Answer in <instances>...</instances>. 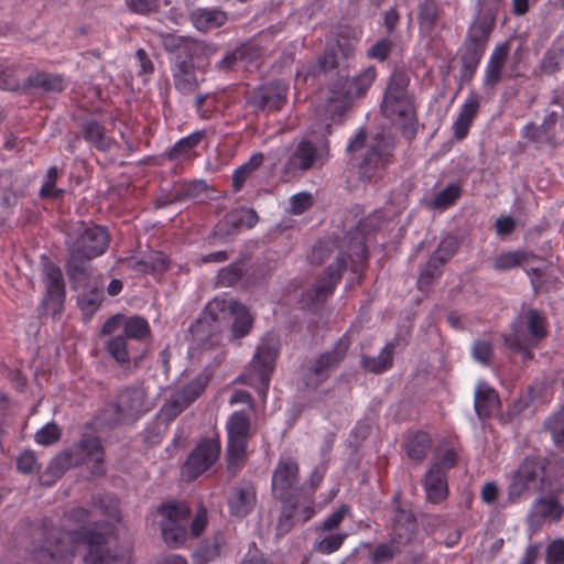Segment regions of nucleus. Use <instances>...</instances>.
<instances>
[{"label":"nucleus","mask_w":564,"mask_h":564,"mask_svg":"<svg viewBox=\"0 0 564 564\" xmlns=\"http://www.w3.org/2000/svg\"><path fill=\"white\" fill-rule=\"evenodd\" d=\"M207 523V512L205 509H198L195 516V519L193 520L191 524V533L193 536L199 535L203 530L205 529V525Z\"/></svg>","instance_id":"680f3d73"},{"label":"nucleus","mask_w":564,"mask_h":564,"mask_svg":"<svg viewBox=\"0 0 564 564\" xmlns=\"http://www.w3.org/2000/svg\"><path fill=\"white\" fill-rule=\"evenodd\" d=\"M348 512L349 508L347 506H341L323 521L321 529L323 531H330L339 527Z\"/></svg>","instance_id":"3c124183"},{"label":"nucleus","mask_w":564,"mask_h":564,"mask_svg":"<svg viewBox=\"0 0 564 564\" xmlns=\"http://www.w3.org/2000/svg\"><path fill=\"white\" fill-rule=\"evenodd\" d=\"M554 444L564 449V410L556 413L547 422Z\"/></svg>","instance_id":"a18cd8bd"},{"label":"nucleus","mask_w":564,"mask_h":564,"mask_svg":"<svg viewBox=\"0 0 564 564\" xmlns=\"http://www.w3.org/2000/svg\"><path fill=\"white\" fill-rule=\"evenodd\" d=\"M226 13L220 10L196 9L191 13V21L198 31H209L226 22Z\"/></svg>","instance_id":"c85d7f7f"},{"label":"nucleus","mask_w":564,"mask_h":564,"mask_svg":"<svg viewBox=\"0 0 564 564\" xmlns=\"http://www.w3.org/2000/svg\"><path fill=\"white\" fill-rule=\"evenodd\" d=\"M229 509L232 516L243 518L256 505V490L252 485L243 484L236 486L228 499Z\"/></svg>","instance_id":"5701e85b"},{"label":"nucleus","mask_w":564,"mask_h":564,"mask_svg":"<svg viewBox=\"0 0 564 564\" xmlns=\"http://www.w3.org/2000/svg\"><path fill=\"white\" fill-rule=\"evenodd\" d=\"M542 476V467L533 459H525L513 473L508 487V500L514 503L522 495L535 487Z\"/></svg>","instance_id":"4468645a"},{"label":"nucleus","mask_w":564,"mask_h":564,"mask_svg":"<svg viewBox=\"0 0 564 564\" xmlns=\"http://www.w3.org/2000/svg\"><path fill=\"white\" fill-rule=\"evenodd\" d=\"M263 162V154L254 153L249 161L240 165L232 174V186L239 191L247 177L257 170Z\"/></svg>","instance_id":"c9c22d12"},{"label":"nucleus","mask_w":564,"mask_h":564,"mask_svg":"<svg viewBox=\"0 0 564 564\" xmlns=\"http://www.w3.org/2000/svg\"><path fill=\"white\" fill-rule=\"evenodd\" d=\"M159 0H127L128 8L139 14L149 13L156 9Z\"/></svg>","instance_id":"864d4df0"},{"label":"nucleus","mask_w":564,"mask_h":564,"mask_svg":"<svg viewBox=\"0 0 564 564\" xmlns=\"http://www.w3.org/2000/svg\"><path fill=\"white\" fill-rule=\"evenodd\" d=\"M498 492H499V490L495 482H492V481L486 482L482 486L481 492H480L482 502H485L486 505L494 503L498 498Z\"/></svg>","instance_id":"e2e57ef3"},{"label":"nucleus","mask_w":564,"mask_h":564,"mask_svg":"<svg viewBox=\"0 0 564 564\" xmlns=\"http://www.w3.org/2000/svg\"><path fill=\"white\" fill-rule=\"evenodd\" d=\"M0 88L3 90H15L19 88V80L9 69L4 70L0 64Z\"/></svg>","instance_id":"bf43d9fd"},{"label":"nucleus","mask_w":564,"mask_h":564,"mask_svg":"<svg viewBox=\"0 0 564 564\" xmlns=\"http://www.w3.org/2000/svg\"><path fill=\"white\" fill-rule=\"evenodd\" d=\"M564 512V507L555 496L540 497L533 506L529 520L533 522L536 518L543 520L558 521Z\"/></svg>","instance_id":"bb28decb"},{"label":"nucleus","mask_w":564,"mask_h":564,"mask_svg":"<svg viewBox=\"0 0 564 564\" xmlns=\"http://www.w3.org/2000/svg\"><path fill=\"white\" fill-rule=\"evenodd\" d=\"M187 406H189V404L175 392L171 400L162 406L160 415L166 421H171L180 415Z\"/></svg>","instance_id":"c03bdc74"},{"label":"nucleus","mask_w":564,"mask_h":564,"mask_svg":"<svg viewBox=\"0 0 564 564\" xmlns=\"http://www.w3.org/2000/svg\"><path fill=\"white\" fill-rule=\"evenodd\" d=\"M390 47V41L380 40L369 50L368 56L371 58L383 61L388 56Z\"/></svg>","instance_id":"13d9d810"},{"label":"nucleus","mask_w":564,"mask_h":564,"mask_svg":"<svg viewBox=\"0 0 564 564\" xmlns=\"http://www.w3.org/2000/svg\"><path fill=\"white\" fill-rule=\"evenodd\" d=\"M279 354V343L274 336L268 335L258 346L241 381L257 389L259 397L265 400L275 359Z\"/></svg>","instance_id":"39448f33"},{"label":"nucleus","mask_w":564,"mask_h":564,"mask_svg":"<svg viewBox=\"0 0 564 564\" xmlns=\"http://www.w3.org/2000/svg\"><path fill=\"white\" fill-rule=\"evenodd\" d=\"M479 108V100L476 94H470L460 107L459 113L453 123V131L456 139H464L476 118Z\"/></svg>","instance_id":"b1692460"},{"label":"nucleus","mask_w":564,"mask_h":564,"mask_svg":"<svg viewBox=\"0 0 564 564\" xmlns=\"http://www.w3.org/2000/svg\"><path fill=\"white\" fill-rule=\"evenodd\" d=\"M424 489L427 500L432 503H438L447 496L446 475L436 464H433L426 474Z\"/></svg>","instance_id":"a878e982"},{"label":"nucleus","mask_w":564,"mask_h":564,"mask_svg":"<svg viewBox=\"0 0 564 564\" xmlns=\"http://www.w3.org/2000/svg\"><path fill=\"white\" fill-rule=\"evenodd\" d=\"M392 355H393V347L391 345H386L378 357L370 358V357H364L362 358V366L365 369L372 371V372H382L391 367L392 365Z\"/></svg>","instance_id":"f704fd0d"},{"label":"nucleus","mask_w":564,"mask_h":564,"mask_svg":"<svg viewBox=\"0 0 564 564\" xmlns=\"http://www.w3.org/2000/svg\"><path fill=\"white\" fill-rule=\"evenodd\" d=\"M239 279V272L234 267L221 269L218 273V284L230 286Z\"/></svg>","instance_id":"052dcab7"},{"label":"nucleus","mask_w":564,"mask_h":564,"mask_svg":"<svg viewBox=\"0 0 564 564\" xmlns=\"http://www.w3.org/2000/svg\"><path fill=\"white\" fill-rule=\"evenodd\" d=\"M347 347L344 344H340L339 348H336L333 352L323 354L314 364V376L318 379L324 375V372L336 365L344 356Z\"/></svg>","instance_id":"4c0bfd02"},{"label":"nucleus","mask_w":564,"mask_h":564,"mask_svg":"<svg viewBox=\"0 0 564 564\" xmlns=\"http://www.w3.org/2000/svg\"><path fill=\"white\" fill-rule=\"evenodd\" d=\"M65 532L66 528L64 523L63 530L58 532L56 536L51 534V538H47L44 544L35 550L34 557L40 564H67L75 553L82 550L85 551L84 547H76L72 552V544L67 539L64 540V543H58V539L63 538Z\"/></svg>","instance_id":"ddd939ff"},{"label":"nucleus","mask_w":564,"mask_h":564,"mask_svg":"<svg viewBox=\"0 0 564 564\" xmlns=\"http://www.w3.org/2000/svg\"><path fill=\"white\" fill-rule=\"evenodd\" d=\"M102 457L104 452L99 440L96 437H89L83 440L79 444L54 457L48 466V469L53 474L59 475L65 469L88 460H94L97 464L101 463Z\"/></svg>","instance_id":"9b49d317"},{"label":"nucleus","mask_w":564,"mask_h":564,"mask_svg":"<svg viewBox=\"0 0 564 564\" xmlns=\"http://www.w3.org/2000/svg\"><path fill=\"white\" fill-rule=\"evenodd\" d=\"M124 335L129 338L141 339L149 333L148 322L139 316L129 317L123 325Z\"/></svg>","instance_id":"79ce46f5"},{"label":"nucleus","mask_w":564,"mask_h":564,"mask_svg":"<svg viewBox=\"0 0 564 564\" xmlns=\"http://www.w3.org/2000/svg\"><path fill=\"white\" fill-rule=\"evenodd\" d=\"M286 95V84L279 80L259 87L252 96V102L259 108L278 110L285 100Z\"/></svg>","instance_id":"412c9836"},{"label":"nucleus","mask_w":564,"mask_h":564,"mask_svg":"<svg viewBox=\"0 0 564 564\" xmlns=\"http://www.w3.org/2000/svg\"><path fill=\"white\" fill-rule=\"evenodd\" d=\"M347 536L348 534L343 532L326 535L315 542L314 549L323 554H332L340 549Z\"/></svg>","instance_id":"ea45409f"},{"label":"nucleus","mask_w":564,"mask_h":564,"mask_svg":"<svg viewBox=\"0 0 564 564\" xmlns=\"http://www.w3.org/2000/svg\"><path fill=\"white\" fill-rule=\"evenodd\" d=\"M454 251L455 240L453 238H446L441 241L437 250L430 258L417 279V285L421 290L426 289L432 280L440 274L438 267L445 263L454 254Z\"/></svg>","instance_id":"6ab92c4d"},{"label":"nucleus","mask_w":564,"mask_h":564,"mask_svg":"<svg viewBox=\"0 0 564 564\" xmlns=\"http://www.w3.org/2000/svg\"><path fill=\"white\" fill-rule=\"evenodd\" d=\"M344 269V260L337 259L336 262L327 268L323 280L315 288L304 294L303 302L307 306H311L324 301L334 291L336 284L340 280Z\"/></svg>","instance_id":"a211bd4d"},{"label":"nucleus","mask_w":564,"mask_h":564,"mask_svg":"<svg viewBox=\"0 0 564 564\" xmlns=\"http://www.w3.org/2000/svg\"><path fill=\"white\" fill-rule=\"evenodd\" d=\"M43 272L46 286L45 310L55 314L61 311L65 299L63 274L61 269L51 262L45 263Z\"/></svg>","instance_id":"dca6fc26"},{"label":"nucleus","mask_w":564,"mask_h":564,"mask_svg":"<svg viewBox=\"0 0 564 564\" xmlns=\"http://www.w3.org/2000/svg\"><path fill=\"white\" fill-rule=\"evenodd\" d=\"M299 481L297 463L290 457H281L272 475V492L283 500H289Z\"/></svg>","instance_id":"2eb2a0df"},{"label":"nucleus","mask_w":564,"mask_h":564,"mask_svg":"<svg viewBox=\"0 0 564 564\" xmlns=\"http://www.w3.org/2000/svg\"><path fill=\"white\" fill-rule=\"evenodd\" d=\"M67 243L70 252V261L67 264V272L73 281L74 288L79 291L87 279L85 269L75 264L79 259H93L102 254L109 243V236L101 226H93L85 229L82 236L74 242L67 237Z\"/></svg>","instance_id":"7ed1b4c3"},{"label":"nucleus","mask_w":564,"mask_h":564,"mask_svg":"<svg viewBox=\"0 0 564 564\" xmlns=\"http://www.w3.org/2000/svg\"><path fill=\"white\" fill-rule=\"evenodd\" d=\"M204 137V131H196L189 135L178 140L173 148L167 152L171 160L189 158L193 150L200 143Z\"/></svg>","instance_id":"473e14b6"},{"label":"nucleus","mask_w":564,"mask_h":564,"mask_svg":"<svg viewBox=\"0 0 564 564\" xmlns=\"http://www.w3.org/2000/svg\"><path fill=\"white\" fill-rule=\"evenodd\" d=\"M381 111L386 118L400 127L405 133H414L415 109L412 99L403 87H397L393 83L388 85Z\"/></svg>","instance_id":"0eeeda50"},{"label":"nucleus","mask_w":564,"mask_h":564,"mask_svg":"<svg viewBox=\"0 0 564 564\" xmlns=\"http://www.w3.org/2000/svg\"><path fill=\"white\" fill-rule=\"evenodd\" d=\"M430 446V436L424 432H415L408 437L405 449L411 459L420 462L425 457Z\"/></svg>","instance_id":"72a5a7b5"},{"label":"nucleus","mask_w":564,"mask_h":564,"mask_svg":"<svg viewBox=\"0 0 564 564\" xmlns=\"http://www.w3.org/2000/svg\"><path fill=\"white\" fill-rule=\"evenodd\" d=\"M335 245L332 241L319 242L314 246L312 250V261L314 263H322L324 261V257L334 251Z\"/></svg>","instance_id":"4d7b16f0"},{"label":"nucleus","mask_w":564,"mask_h":564,"mask_svg":"<svg viewBox=\"0 0 564 564\" xmlns=\"http://www.w3.org/2000/svg\"><path fill=\"white\" fill-rule=\"evenodd\" d=\"M546 563L547 564H563L564 563V541L556 539L552 541L546 549Z\"/></svg>","instance_id":"8fccbe9b"},{"label":"nucleus","mask_w":564,"mask_h":564,"mask_svg":"<svg viewBox=\"0 0 564 564\" xmlns=\"http://www.w3.org/2000/svg\"><path fill=\"white\" fill-rule=\"evenodd\" d=\"M492 348L490 343L485 340H479L475 343L473 347V356L474 358L481 362V364H488L491 357Z\"/></svg>","instance_id":"603ef678"},{"label":"nucleus","mask_w":564,"mask_h":564,"mask_svg":"<svg viewBox=\"0 0 564 564\" xmlns=\"http://www.w3.org/2000/svg\"><path fill=\"white\" fill-rule=\"evenodd\" d=\"M475 410L480 419L488 417L498 409L499 398L497 392L486 382L480 381L475 391Z\"/></svg>","instance_id":"cd10ccee"},{"label":"nucleus","mask_w":564,"mask_h":564,"mask_svg":"<svg viewBox=\"0 0 564 564\" xmlns=\"http://www.w3.org/2000/svg\"><path fill=\"white\" fill-rule=\"evenodd\" d=\"M78 304L85 314L91 315L99 306L102 299L101 288H93L89 294L84 290L78 294Z\"/></svg>","instance_id":"a19ab883"},{"label":"nucleus","mask_w":564,"mask_h":564,"mask_svg":"<svg viewBox=\"0 0 564 564\" xmlns=\"http://www.w3.org/2000/svg\"><path fill=\"white\" fill-rule=\"evenodd\" d=\"M508 52L509 47L507 44H501L495 48L486 67L485 86L491 88L499 82Z\"/></svg>","instance_id":"c756f323"},{"label":"nucleus","mask_w":564,"mask_h":564,"mask_svg":"<svg viewBox=\"0 0 564 564\" xmlns=\"http://www.w3.org/2000/svg\"><path fill=\"white\" fill-rule=\"evenodd\" d=\"M159 513L162 517L161 532L164 542L169 546H178L187 538L185 527L189 508L183 502H169L160 507Z\"/></svg>","instance_id":"6e6552de"},{"label":"nucleus","mask_w":564,"mask_h":564,"mask_svg":"<svg viewBox=\"0 0 564 564\" xmlns=\"http://www.w3.org/2000/svg\"><path fill=\"white\" fill-rule=\"evenodd\" d=\"M312 203L313 197L310 193H297L290 198V210L295 215L303 214L311 207Z\"/></svg>","instance_id":"09e8293b"},{"label":"nucleus","mask_w":564,"mask_h":564,"mask_svg":"<svg viewBox=\"0 0 564 564\" xmlns=\"http://www.w3.org/2000/svg\"><path fill=\"white\" fill-rule=\"evenodd\" d=\"M392 147L387 142H378L368 150L360 163L359 173L362 180L371 181L379 177L389 162Z\"/></svg>","instance_id":"f3484780"},{"label":"nucleus","mask_w":564,"mask_h":564,"mask_svg":"<svg viewBox=\"0 0 564 564\" xmlns=\"http://www.w3.org/2000/svg\"><path fill=\"white\" fill-rule=\"evenodd\" d=\"M283 514L278 522V531L279 533H286L292 527L291 517H294L296 520L306 522L310 520L314 513V502L312 499H305L304 501H299L295 505L289 502V500L284 501Z\"/></svg>","instance_id":"4be33fe9"},{"label":"nucleus","mask_w":564,"mask_h":564,"mask_svg":"<svg viewBox=\"0 0 564 564\" xmlns=\"http://www.w3.org/2000/svg\"><path fill=\"white\" fill-rule=\"evenodd\" d=\"M66 532L58 543L67 539L72 544V551L84 547L83 558L88 564H129L131 553L122 550L110 554V546L115 542L113 527L110 523L97 524L90 520V514L83 508L72 510L65 517Z\"/></svg>","instance_id":"f257e3e1"},{"label":"nucleus","mask_w":564,"mask_h":564,"mask_svg":"<svg viewBox=\"0 0 564 564\" xmlns=\"http://www.w3.org/2000/svg\"><path fill=\"white\" fill-rule=\"evenodd\" d=\"M228 444L227 460L230 467L240 465L246 457V447L250 434V420L242 411L234 412L226 424Z\"/></svg>","instance_id":"1a4fd4ad"},{"label":"nucleus","mask_w":564,"mask_h":564,"mask_svg":"<svg viewBox=\"0 0 564 564\" xmlns=\"http://www.w3.org/2000/svg\"><path fill=\"white\" fill-rule=\"evenodd\" d=\"M524 257L525 254L519 251L503 252L495 259V267L499 270H510L519 265Z\"/></svg>","instance_id":"49530a36"},{"label":"nucleus","mask_w":564,"mask_h":564,"mask_svg":"<svg viewBox=\"0 0 564 564\" xmlns=\"http://www.w3.org/2000/svg\"><path fill=\"white\" fill-rule=\"evenodd\" d=\"M514 228V220L511 217L505 216L496 220V231L499 236L510 234Z\"/></svg>","instance_id":"69168bd1"},{"label":"nucleus","mask_w":564,"mask_h":564,"mask_svg":"<svg viewBox=\"0 0 564 564\" xmlns=\"http://www.w3.org/2000/svg\"><path fill=\"white\" fill-rule=\"evenodd\" d=\"M149 411L145 393L142 389H131L118 398V412L121 421L135 420Z\"/></svg>","instance_id":"aec40b11"},{"label":"nucleus","mask_w":564,"mask_h":564,"mask_svg":"<svg viewBox=\"0 0 564 564\" xmlns=\"http://www.w3.org/2000/svg\"><path fill=\"white\" fill-rule=\"evenodd\" d=\"M322 122L312 126L310 138L300 141L288 161V169L307 171L315 166L323 165L329 158V145L326 139L329 128L334 121L330 118L319 115Z\"/></svg>","instance_id":"f03ea898"},{"label":"nucleus","mask_w":564,"mask_h":564,"mask_svg":"<svg viewBox=\"0 0 564 564\" xmlns=\"http://www.w3.org/2000/svg\"><path fill=\"white\" fill-rule=\"evenodd\" d=\"M210 380V373L207 370H204L196 376H194L188 382L183 384L176 393L181 399L187 402V404H192L196 399H198L203 392L205 391L208 382Z\"/></svg>","instance_id":"7c9ffc66"},{"label":"nucleus","mask_w":564,"mask_h":564,"mask_svg":"<svg viewBox=\"0 0 564 564\" xmlns=\"http://www.w3.org/2000/svg\"><path fill=\"white\" fill-rule=\"evenodd\" d=\"M545 336V317L535 310H529L512 323L510 334L505 337V343L510 349L521 351L524 359H529L532 357L530 349Z\"/></svg>","instance_id":"423d86ee"},{"label":"nucleus","mask_w":564,"mask_h":564,"mask_svg":"<svg viewBox=\"0 0 564 564\" xmlns=\"http://www.w3.org/2000/svg\"><path fill=\"white\" fill-rule=\"evenodd\" d=\"M241 564H270L263 558L259 550H249Z\"/></svg>","instance_id":"774afa93"},{"label":"nucleus","mask_w":564,"mask_h":564,"mask_svg":"<svg viewBox=\"0 0 564 564\" xmlns=\"http://www.w3.org/2000/svg\"><path fill=\"white\" fill-rule=\"evenodd\" d=\"M18 469L21 473L30 474L36 468V457L33 452H24L17 459Z\"/></svg>","instance_id":"5fc2aeb1"},{"label":"nucleus","mask_w":564,"mask_h":564,"mask_svg":"<svg viewBox=\"0 0 564 564\" xmlns=\"http://www.w3.org/2000/svg\"><path fill=\"white\" fill-rule=\"evenodd\" d=\"M238 225L239 226H246L247 228H252L257 221L258 216L254 210L252 209H241L238 212Z\"/></svg>","instance_id":"0e129e2a"},{"label":"nucleus","mask_w":564,"mask_h":564,"mask_svg":"<svg viewBox=\"0 0 564 564\" xmlns=\"http://www.w3.org/2000/svg\"><path fill=\"white\" fill-rule=\"evenodd\" d=\"M174 83L177 90L183 94L193 91L197 87V78L191 64L183 62L173 69Z\"/></svg>","instance_id":"2f4dec72"},{"label":"nucleus","mask_w":564,"mask_h":564,"mask_svg":"<svg viewBox=\"0 0 564 564\" xmlns=\"http://www.w3.org/2000/svg\"><path fill=\"white\" fill-rule=\"evenodd\" d=\"M59 429L55 423H47L35 434V442L40 445H52L58 441Z\"/></svg>","instance_id":"de8ad7c7"},{"label":"nucleus","mask_w":564,"mask_h":564,"mask_svg":"<svg viewBox=\"0 0 564 564\" xmlns=\"http://www.w3.org/2000/svg\"><path fill=\"white\" fill-rule=\"evenodd\" d=\"M107 351L108 354L119 364L129 362V352L127 349V343L124 337L116 336L108 340L107 343Z\"/></svg>","instance_id":"37998d69"},{"label":"nucleus","mask_w":564,"mask_h":564,"mask_svg":"<svg viewBox=\"0 0 564 564\" xmlns=\"http://www.w3.org/2000/svg\"><path fill=\"white\" fill-rule=\"evenodd\" d=\"M85 138L100 150L109 149L111 139L105 134L104 128L96 121H89L85 126Z\"/></svg>","instance_id":"58836bf2"},{"label":"nucleus","mask_w":564,"mask_h":564,"mask_svg":"<svg viewBox=\"0 0 564 564\" xmlns=\"http://www.w3.org/2000/svg\"><path fill=\"white\" fill-rule=\"evenodd\" d=\"M376 78V69L368 67L352 78H340L332 87L323 113L337 121L354 101L362 97Z\"/></svg>","instance_id":"20e7f679"},{"label":"nucleus","mask_w":564,"mask_h":564,"mask_svg":"<svg viewBox=\"0 0 564 564\" xmlns=\"http://www.w3.org/2000/svg\"><path fill=\"white\" fill-rule=\"evenodd\" d=\"M37 84L47 90H61L63 88V78L57 75L40 74Z\"/></svg>","instance_id":"6e6d98bb"},{"label":"nucleus","mask_w":564,"mask_h":564,"mask_svg":"<svg viewBox=\"0 0 564 564\" xmlns=\"http://www.w3.org/2000/svg\"><path fill=\"white\" fill-rule=\"evenodd\" d=\"M460 196V186L458 184H449L438 192L430 202L431 207L435 209H446L452 206Z\"/></svg>","instance_id":"e433bc0d"},{"label":"nucleus","mask_w":564,"mask_h":564,"mask_svg":"<svg viewBox=\"0 0 564 564\" xmlns=\"http://www.w3.org/2000/svg\"><path fill=\"white\" fill-rule=\"evenodd\" d=\"M220 442L217 436L197 443L182 466V477L193 480L208 470L219 458Z\"/></svg>","instance_id":"9d476101"},{"label":"nucleus","mask_w":564,"mask_h":564,"mask_svg":"<svg viewBox=\"0 0 564 564\" xmlns=\"http://www.w3.org/2000/svg\"><path fill=\"white\" fill-rule=\"evenodd\" d=\"M399 530L400 529L398 525H395L393 529L394 533L399 536L400 541L395 542L394 540H392L388 543L379 544L372 552L371 557L373 562L379 563L392 558L394 554L399 551L398 545L402 543V540H410L414 531V521L412 517L405 516L404 534H401Z\"/></svg>","instance_id":"393cba45"},{"label":"nucleus","mask_w":564,"mask_h":564,"mask_svg":"<svg viewBox=\"0 0 564 564\" xmlns=\"http://www.w3.org/2000/svg\"><path fill=\"white\" fill-rule=\"evenodd\" d=\"M122 319H123V316L120 314L113 315L110 318H108L101 327V334L108 335V334H111V333L116 332L117 329H119V327L121 326Z\"/></svg>","instance_id":"338daca9"},{"label":"nucleus","mask_w":564,"mask_h":564,"mask_svg":"<svg viewBox=\"0 0 564 564\" xmlns=\"http://www.w3.org/2000/svg\"><path fill=\"white\" fill-rule=\"evenodd\" d=\"M206 312L212 315L213 319L218 318V312H229L234 316L231 332L236 338L246 336L252 327L253 318L248 308L232 299L216 297L207 304Z\"/></svg>","instance_id":"f8f14e48"}]
</instances>
